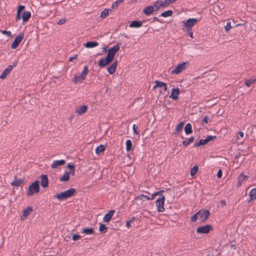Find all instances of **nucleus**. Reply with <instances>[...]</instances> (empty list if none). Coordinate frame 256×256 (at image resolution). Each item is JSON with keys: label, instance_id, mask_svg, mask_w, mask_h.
<instances>
[{"label": "nucleus", "instance_id": "f257e3e1", "mask_svg": "<svg viewBox=\"0 0 256 256\" xmlns=\"http://www.w3.org/2000/svg\"><path fill=\"white\" fill-rule=\"evenodd\" d=\"M210 216V212L208 210L202 209L191 218V221L195 222L198 220L200 222H203L208 219Z\"/></svg>", "mask_w": 256, "mask_h": 256}, {"label": "nucleus", "instance_id": "f03ea898", "mask_svg": "<svg viewBox=\"0 0 256 256\" xmlns=\"http://www.w3.org/2000/svg\"><path fill=\"white\" fill-rule=\"evenodd\" d=\"M25 8V6L22 5H20L18 6L16 15V20L18 21L22 18L23 22H27L31 16V14L28 11H25L23 12L22 16H20V12L22 10H23Z\"/></svg>", "mask_w": 256, "mask_h": 256}, {"label": "nucleus", "instance_id": "7ed1b4c3", "mask_svg": "<svg viewBox=\"0 0 256 256\" xmlns=\"http://www.w3.org/2000/svg\"><path fill=\"white\" fill-rule=\"evenodd\" d=\"M76 192V189L71 188L64 192L56 194L54 197L59 200H63L72 196L75 194Z\"/></svg>", "mask_w": 256, "mask_h": 256}, {"label": "nucleus", "instance_id": "20e7f679", "mask_svg": "<svg viewBox=\"0 0 256 256\" xmlns=\"http://www.w3.org/2000/svg\"><path fill=\"white\" fill-rule=\"evenodd\" d=\"M88 72V66H85L81 73H78L74 75L73 79L74 82L75 84L81 82L86 78Z\"/></svg>", "mask_w": 256, "mask_h": 256}, {"label": "nucleus", "instance_id": "39448f33", "mask_svg": "<svg viewBox=\"0 0 256 256\" xmlns=\"http://www.w3.org/2000/svg\"><path fill=\"white\" fill-rule=\"evenodd\" d=\"M199 21V20L196 18H190L186 21H182L184 26L182 28V30H192V27Z\"/></svg>", "mask_w": 256, "mask_h": 256}, {"label": "nucleus", "instance_id": "423d86ee", "mask_svg": "<svg viewBox=\"0 0 256 256\" xmlns=\"http://www.w3.org/2000/svg\"><path fill=\"white\" fill-rule=\"evenodd\" d=\"M40 190V186L38 181H35L32 183L28 187V189L27 192V195L28 196H31L36 193H38Z\"/></svg>", "mask_w": 256, "mask_h": 256}, {"label": "nucleus", "instance_id": "0eeeda50", "mask_svg": "<svg viewBox=\"0 0 256 256\" xmlns=\"http://www.w3.org/2000/svg\"><path fill=\"white\" fill-rule=\"evenodd\" d=\"M188 66V62H183L176 66L172 71L171 74H178L184 70Z\"/></svg>", "mask_w": 256, "mask_h": 256}, {"label": "nucleus", "instance_id": "6e6552de", "mask_svg": "<svg viewBox=\"0 0 256 256\" xmlns=\"http://www.w3.org/2000/svg\"><path fill=\"white\" fill-rule=\"evenodd\" d=\"M165 197L164 196H160L156 201V206L158 212H163L165 210L164 204L165 202Z\"/></svg>", "mask_w": 256, "mask_h": 256}, {"label": "nucleus", "instance_id": "1a4fd4ad", "mask_svg": "<svg viewBox=\"0 0 256 256\" xmlns=\"http://www.w3.org/2000/svg\"><path fill=\"white\" fill-rule=\"evenodd\" d=\"M213 229L212 226L210 224H206L204 226L198 227L196 229V232L198 234H208Z\"/></svg>", "mask_w": 256, "mask_h": 256}, {"label": "nucleus", "instance_id": "9d476101", "mask_svg": "<svg viewBox=\"0 0 256 256\" xmlns=\"http://www.w3.org/2000/svg\"><path fill=\"white\" fill-rule=\"evenodd\" d=\"M24 38V34L23 33L20 34L16 36L11 44V48L12 49L16 48L18 46L20 43L22 41Z\"/></svg>", "mask_w": 256, "mask_h": 256}, {"label": "nucleus", "instance_id": "9b49d317", "mask_svg": "<svg viewBox=\"0 0 256 256\" xmlns=\"http://www.w3.org/2000/svg\"><path fill=\"white\" fill-rule=\"evenodd\" d=\"M119 50L120 45L119 44H116L108 50L107 56L114 59L115 54Z\"/></svg>", "mask_w": 256, "mask_h": 256}, {"label": "nucleus", "instance_id": "f8f14e48", "mask_svg": "<svg viewBox=\"0 0 256 256\" xmlns=\"http://www.w3.org/2000/svg\"><path fill=\"white\" fill-rule=\"evenodd\" d=\"M113 60V58H111L108 56H106L105 58L100 60L98 62V66L100 68H103L110 64Z\"/></svg>", "mask_w": 256, "mask_h": 256}, {"label": "nucleus", "instance_id": "ddd939ff", "mask_svg": "<svg viewBox=\"0 0 256 256\" xmlns=\"http://www.w3.org/2000/svg\"><path fill=\"white\" fill-rule=\"evenodd\" d=\"M16 63H14V64L8 66L2 73L0 75V79H4L5 78L8 74H10V72L12 70L14 66H16Z\"/></svg>", "mask_w": 256, "mask_h": 256}, {"label": "nucleus", "instance_id": "4468645a", "mask_svg": "<svg viewBox=\"0 0 256 256\" xmlns=\"http://www.w3.org/2000/svg\"><path fill=\"white\" fill-rule=\"evenodd\" d=\"M180 94V88H174L172 90V94L170 96V98L173 100H176L178 99Z\"/></svg>", "mask_w": 256, "mask_h": 256}, {"label": "nucleus", "instance_id": "2eb2a0df", "mask_svg": "<svg viewBox=\"0 0 256 256\" xmlns=\"http://www.w3.org/2000/svg\"><path fill=\"white\" fill-rule=\"evenodd\" d=\"M248 176L244 175L243 174H240L238 178V187H240L242 184L247 181Z\"/></svg>", "mask_w": 256, "mask_h": 256}, {"label": "nucleus", "instance_id": "dca6fc26", "mask_svg": "<svg viewBox=\"0 0 256 256\" xmlns=\"http://www.w3.org/2000/svg\"><path fill=\"white\" fill-rule=\"evenodd\" d=\"M118 64V61L115 60L110 66L108 67L107 70L110 74H112L115 72Z\"/></svg>", "mask_w": 256, "mask_h": 256}, {"label": "nucleus", "instance_id": "f3484780", "mask_svg": "<svg viewBox=\"0 0 256 256\" xmlns=\"http://www.w3.org/2000/svg\"><path fill=\"white\" fill-rule=\"evenodd\" d=\"M88 106L86 105H82L80 106L77 107L75 110L76 112L77 113L78 115H82L84 114L86 110H88Z\"/></svg>", "mask_w": 256, "mask_h": 256}, {"label": "nucleus", "instance_id": "a211bd4d", "mask_svg": "<svg viewBox=\"0 0 256 256\" xmlns=\"http://www.w3.org/2000/svg\"><path fill=\"white\" fill-rule=\"evenodd\" d=\"M32 212V207H27L23 210L22 214L20 216V220H23Z\"/></svg>", "mask_w": 256, "mask_h": 256}, {"label": "nucleus", "instance_id": "6ab92c4d", "mask_svg": "<svg viewBox=\"0 0 256 256\" xmlns=\"http://www.w3.org/2000/svg\"><path fill=\"white\" fill-rule=\"evenodd\" d=\"M114 213V210H110L108 213L105 214L103 218V222H108L112 219Z\"/></svg>", "mask_w": 256, "mask_h": 256}, {"label": "nucleus", "instance_id": "aec40b11", "mask_svg": "<svg viewBox=\"0 0 256 256\" xmlns=\"http://www.w3.org/2000/svg\"><path fill=\"white\" fill-rule=\"evenodd\" d=\"M64 164L65 160H54L50 166L52 168L54 169L58 168L59 166L64 165Z\"/></svg>", "mask_w": 256, "mask_h": 256}, {"label": "nucleus", "instance_id": "412c9836", "mask_svg": "<svg viewBox=\"0 0 256 256\" xmlns=\"http://www.w3.org/2000/svg\"><path fill=\"white\" fill-rule=\"evenodd\" d=\"M40 185L45 188L48 186V178L46 175L43 174L40 176Z\"/></svg>", "mask_w": 256, "mask_h": 256}, {"label": "nucleus", "instance_id": "4be33fe9", "mask_svg": "<svg viewBox=\"0 0 256 256\" xmlns=\"http://www.w3.org/2000/svg\"><path fill=\"white\" fill-rule=\"evenodd\" d=\"M154 6H149L146 7L143 10V12L146 16H150L154 12Z\"/></svg>", "mask_w": 256, "mask_h": 256}, {"label": "nucleus", "instance_id": "5701e85b", "mask_svg": "<svg viewBox=\"0 0 256 256\" xmlns=\"http://www.w3.org/2000/svg\"><path fill=\"white\" fill-rule=\"evenodd\" d=\"M250 200L248 202L256 200V188H254L250 190L249 192Z\"/></svg>", "mask_w": 256, "mask_h": 256}, {"label": "nucleus", "instance_id": "b1692460", "mask_svg": "<svg viewBox=\"0 0 256 256\" xmlns=\"http://www.w3.org/2000/svg\"><path fill=\"white\" fill-rule=\"evenodd\" d=\"M142 26V22L138 20H134L132 21L130 24V28H140Z\"/></svg>", "mask_w": 256, "mask_h": 256}, {"label": "nucleus", "instance_id": "393cba45", "mask_svg": "<svg viewBox=\"0 0 256 256\" xmlns=\"http://www.w3.org/2000/svg\"><path fill=\"white\" fill-rule=\"evenodd\" d=\"M98 43L96 42H88L84 44L86 48H92L98 46Z\"/></svg>", "mask_w": 256, "mask_h": 256}, {"label": "nucleus", "instance_id": "a878e982", "mask_svg": "<svg viewBox=\"0 0 256 256\" xmlns=\"http://www.w3.org/2000/svg\"><path fill=\"white\" fill-rule=\"evenodd\" d=\"M22 180L17 179L16 178V176H15L14 180L10 182V184L14 186H20V184H22Z\"/></svg>", "mask_w": 256, "mask_h": 256}, {"label": "nucleus", "instance_id": "bb28decb", "mask_svg": "<svg viewBox=\"0 0 256 256\" xmlns=\"http://www.w3.org/2000/svg\"><path fill=\"white\" fill-rule=\"evenodd\" d=\"M81 232L86 234H92L94 233V230L92 228H84L82 230Z\"/></svg>", "mask_w": 256, "mask_h": 256}, {"label": "nucleus", "instance_id": "cd10ccee", "mask_svg": "<svg viewBox=\"0 0 256 256\" xmlns=\"http://www.w3.org/2000/svg\"><path fill=\"white\" fill-rule=\"evenodd\" d=\"M136 200H137L142 201V200H150V198L148 196L144 195V194H140V195L137 196L136 198Z\"/></svg>", "mask_w": 256, "mask_h": 256}, {"label": "nucleus", "instance_id": "c85d7f7f", "mask_svg": "<svg viewBox=\"0 0 256 256\" xmlns=\"http://www.w3.org/2000/svg\"><path fill=\"white\" fill-rule=\"evenodd\" d=\"M184 131L186 134H190L192 133V127L191 124L188 123L186 124L184 128Z\"/></svg>", "mask_w": 256, "mask_h": 256}, {"label": "nucleus", "instance_id": "c756f323", "mask_svg": "<svg viewBox=\"0 0 256 256\" xmlns=\"http://www.w3.org/2000/svg\"><path fill=\"white\" fill-rule=\"evenodd\" d=\"M194 140V137L192 136L190 138H186L182 142V144L184 146H187L191 143H192Z\"/></svg>", "mask_w": 256, "mask_h": 256}, {"label": "nucleus", "instance_id": "7c9ffc66", "mask_svg": "<svg viewBox=\"0 0 256 256\" xmlns=\"http://www.w3.org/2000/svg\"><path fill=\"white\" fill-rule=\"evenodd\" d=\"M105 150V146L102 144H100L97 146L96 148V153L97 154H100V153L103 152Z\"/></svg>", "mask_w": 256, "mask_h": 256}, {"label": "nucleus", "instance_id": "2f4dec72", "mask_svg": "<svg viewBox=\"0 0 256 256\" xmlns=\"http://www.w3.org/2000/svg\"><path fill=\"white\" fill-rule=\"evenodd\" d=\"M154 83L156 84V85L154 86L153 89L156 90V88H162L164 86V82H160L159 80H156L154 82Z\"/></svg>", "mask_w": 256, "mask_h": 256}, {"label": "nucleus", "instance_id": "473e14b6", "mask_svg": "<svg viewBox=\"0 0 256 256\" xmlns=\"http://www.w3.org/2000/svg\"><path fill=\"white\" fill-rule=\"evenodd\" d=\"M70 173H68V172H65L64 174L63 175V176L60 178V181H61V182L68 181L70 178Z\"/></svg>", "mask_w": 256, "mask_h": 256}, {"label": "nucleus", "instance_id": "72a5a7b5", "mask_svg": "<svg viewBox=\"0 0 256 256\" xmlns=\"http://www.w3.org/2000/svg\"><path fill=\"white\" fill-rule=\"evenodd\" d=\"M109 11L111 12V10L105 8L103 11L101 12L100 16V18H104L108 16L109 14Z\"/></svg>", "mask_w": 256, "mask_h": 256}, {"label": "nucleus", "instance_id": "f704fd0d", "mask_svg": "<svg viewBox=\"0 0 256 256\" xmlns=\"http://www.w3.org/2000/svg\"><path fill=\"white\" fill-rule=\"evenodd\" d=\"M108 228L104 224H100L99 231L103 234L106 233L108 230Z\"/></svg>", "mask_w": 256, "mask_h": 256}, {"label": "nucleus", "instance_id": "c9c22d12", "mask_svg": "<svg viewBox=\"0 0 256 256\" xmlns=\"http://www.w3.org/2000/svg\"><path fill=\"white\" fill-rule=\"evenodd\" d=\"M256 83V78L248 80L245 82V84L248 87H250L252 84Z\"/></svg>", "mask_w": 256, "mask_h": 256}, {"label": "nucleus", "instance_id": "e433bc0d", "mask_svg": "<svg viewBox=\"0 0 256 256\" xmlns=\"http://www.w3.org/2000/svg\"><path fill=\"white\" fill-rule=\"evenodd\" d=\"M126 150L127 152H130L132 148V142L130 140H128L126 142Z\"/></svg>", "mask_w": 256, "mask_h": 256}, {"label": "nucleus", "instance_id": "4c0bfd02", "mask_svg": "<svg viewBox=\"0 0 256 256\" xmlns=\"http://www.w3.org/2000/svg\"><path fill=\"white\" fill-rule=\"evenodd\" d=\"M172 14V11L171 10H168L164 12L161 14V16L164 18L171 16Z\"/></svg>", "mask_w": 256, "mask_h": 256}, {"label": "nucleus", "instance_id": "58836bf2", "mask_svg": "<svg viewBox=\"0 0 256 256\" xmlns=\"http://www.w3.org/2000/svg\"><path fill=\"white\" fill-rule=\"evenodd\" d=\"M174 1L172 0H164V2L160 1V2L162 4V7H166L168 6L170 4L173 2Z\"/></svg>", "mask_w": 256, "mask_h": 256}, {"label": "nucleus", "instance_id": "ea45409f", "mask_svg": "<svg viewBox=\"0 0 256 256\" xmlns=\"http://www.w3.org/2000/svg\"><path fill=\"white\" fill-rule=\"evenodd\" d=\"M198 166H194L193 168H192L190 170V175L192 176H194L196 172H198Z\"/></svg>", "mask_w": 256, "mask_h": 256}, {"label": "nucleus", "instance_id": "a19ab883", "mask_svg": "<svg viewBox=\"0 0 256 256\" xmlns=\"http://www.w3.org/2000/svg\"><path fill=\"white\" fill-rule=\"evenodd\" d=\"M208 143L206 139H202L200 140L198 142L194 144V146H199L201 145H204Z\"/></svg>", "mask_w": 256, "mask_h": 256}, {"label": "nucleus", "instance_id": "79ce46f5", "mask_svg": "<svg viewBox=\"0 0 256 256\" xmlns=\"http://www.w3.org/2000/svg\"><path fill=\"white\" fill-rule=\"evenodd\" d=\"M122 2V0H117L112 4V8H117L120 4Z\"/></svg>", "mask_w": 256, "mask_h": 256}, {"label": "nucleus", "instance_id": "37998d69", "mask_svg": "<svg viewBox=\"0 0 256 256\" xmlns=\"http://www.w3.org/2000/svg\"><path fill=\"white\" fill-rule=\"evenodd\" d=\"M232 27L231 26V22L229 20H227V23L224 26V30L226 32H228Z\"/></svg>", "mask_w": 256, "mask_h": 256}, {"label": "nucleus", "instance_id": "c03bdc74", "mask_svg": "<svg viewBox=\"0 0 256 256\" xmlns=\"http://www.w3.org/2000/svg\"><path fill=\"white\" fill-rule=\"evenodd\" d=\"M154 8H156V10H159L161 7H162V4L160 2V1H157L154 4Z\"/></svg>", "mask_w": 256, "mask_h": 256}, {"label": "nucleus", "instance_id": "a18cd8bd", "mask_svg": "<svg viewBox=\"0 0 256 256\" xmlns=\"http://www.w3.org/2000/svg\"><path fill=\"white\" fill-rule=\"evenodd\" d=\"M184 123L183 122H182L180 123L177 126L176 128V130L178 132L182 130L183 126H184Z\"/></svg>", "mask_w": 256, "mask_h": 256}, {"label": "nucleus", "instance_id": "49530a36", "mask_svg": "<svg viewBox=\"0 0 256 256\" xmlns=\"http://www.w3.org/2000/svg\"><path fill=\"white\" fill-rule=\"evenodd\" d=\"M135 220L134 218H133L132 220L126 221V226L128 228H130L132 226L131 224L134 222Z\"/></svg>", "mask_w": 256, "mask_h": 256}, {"label": "nucleus", "instance_id": "de8ad7c7", "mask_svg": "<svg viewBox=\"0 0 256 256\" xmlns=\"http://www.w3.org/2000/svg\"><path fill=\"white\" fill-rule=\"evenodd\" d=\"M0 32L2 34L6 35L8 37L12 36V32L10 31L1 30Z\"/></svg>", "mask_w": 256, "mask_h": 256}, {"label": "nucleus", "instance_id": "09e8293b", "mask_svg": "<svg viewBox=\"0 0 256 256\" xmlns=\"http://www.w3.org/2000/svg\"><path fill=\"white\" fill-rule=\"evenodd\" d=\"M81 236L79 234H74L72 236V240L74 241H76L79 239H80Z\"/></svg>", "mask_w": 256, "mask_h": 256}, {"label": "nucleus", "instance_id": "8fccbe9b", "mask_svg": "<svg viewBox=\"0 0 256 256\" xmlns=\"http://www.w3.org/2000/svg\"><path fill=\"white\" fill-rule=\"evenodd\" d=\"M216 138V136H208L206 138L207 142H209L213 140H214Z\"/></svg>", "mask_w": 256, "mask_h": 256}, {"label": "nucleus", "instance_id": "3c124183", "mask_svg": "<svg viewBox=\"0 0 256 256\" xmlns=\"http://www.w3.org/2000/svg\"><path fill=\"white\" fill-rule=\"evenodd\" d=\"M138 128V127L135 124H133L132 129L134 130V133L138 134V132L137 131V129Z\"/></svg>", "mask_w": 256, "mask_h": 256}, {"label": "nucleus", "instance_id": "603ef678", "mask_svg": "<svg viewBox=\"0 0 256 256\" xmlns=\"http://www.w3.org/2000/svg\"><path fill=\"white\" fill-rule=\"evenodd\" d=\"M184 32H187L188 35L191 38H193V32L192 30H184Z\"/></svg>", "mask_w": 256, "mask_h": 256}, {"label": "nucleus", "instance_id": "864d4df0", "mask_svg": "<svg viewBox=\"0 0 256 256\" xmlns=\"http://www.w3.org/2000/svg\"><path fill=\"white\" fill-rule=\"evenodd\" d=\"M210 121V118L208 116H205L202 120L203 122L208 123Z\"/></svg>", "mask_w": 256, "mask_h": 256}, {"label": "nucleus", "instance_id": "5fc2aeb1", "mask_svg": "<svg viewBox=\"0 0 256 256\" xmlns=\"http://www.w3.org/2000/svg\"><path fill=\"white\" fill-rule=\"evenodd\" d=\"M222 170H219L218 171V172L217 174V176L220 178H222Z\"/></svg>", "mask_w": 256, "mask_h": 256}, {"label": "nucleus", "instance_id": "6e6d98bb", "mask_svg": "<svg viewBox=\"0 0 256 256\" xmlns=\"http://www.w3.org/2000/svg\"><path fill=\"white\" fill-rule=\"evenodd\" d=\"M78 54L74 55L72 57H70L68 59V61L72 62L74 60H75L77 58Z\"/></svg>", "mask_w": 256, "mask_h": 256}, {"label": "nucleus", "instance_id": "4d7b16f0", "mask_svg": "<svg viewBox=\"0 0 256 256\" xmlns=\"http://www.w3.org/2000/svg\"><path fill=\"white\" fill-rule=\"evenodd\" d=\"M66 22V20H60L58 22V24H64V22Z\"/></svg>", "mask_w": 256, "mask_h": 256}, {"label": "nucleus", "instance_id": "13d9d810", "mask_svg": "<svg viewBox=\"0 0 256 256\" xmlns=\"http://www.w3.org/2000/svg\"><path fill=\"white\" fill-rule=\"evenodd\" d=\"M164 192V190H161L158 192H156L157 196H159V195H161Z\"/></svg>", "mask_w": 256, "mask_h": 256}, {"label": "nucleus", "instance_id": "bf43d9fd", "mask_svg": "<svg viewBox=\"0 0 256 256\" xmlns=\"http://www.w3.org/2000/svg\"><path fill=\"white\" fill-rule=\"evenodd\" d=\"M74 168H71V170H70V172H68V173H70V174H72V175H74Z\"/></svg>", "mask_w": 256, "mask_h": 256}, {"label": "nucleus", "instance_id": "052dcab7", "mask_svg": "<svg viewBox=\"0 0 256 256\" xmlns=\"http://www.w3.org/2000/svg\"><path fill=\"white\" fill-rule=\"evenodd\" d=\"M238 134L239 136H240V138H242L244 137V132H238Z\"/></svg>", "mask_w": 256, "mask_h": 256}, {"label": "nucleus", "instance_id": "680f3d73", "mask_svg": "<svg viewBox=\"0 0 256 256\" xmlns=\"http://www.w3.org/2000/svg\"><path fill=\"white\" fill-rule=\"evenodd\" d=\"M68 168H70V170H71V168H74V165H72V164H68Z\"/></svg>", "mask_w": 256, "mask_h": 256}, {"label": "nucleus", "instance_id": "e2e57ef3", "mask_svg": "<svg viewBox=\"0 0 256 256\" xmlns=\"http://www.w3.org/2000/svg\"><path fill=\"white\" fill-rule=\"evenodd\" d=\"M156 196H157V194H156V192H154V194H152V198H150V200H154Z\"/></svg>", "mask_w": 256, "mask_h": 256}, {"label": "nucleus", "instance_id": "0e129e2a", "mask_svg": "<svg viewBox=\"0 0 256 256\" xmlns=\"http://www.w3.org/2000/svg\"><path fill=\"white\" fill-rule=\"evenodd\" d=\"M164 92H166L168 90V86L167 84L165 83L164 86Z\"/></svg>", "mask_w": 256, "mask_h": 256}, {"label": "nucleus", "instance_id": "69168bd1", "mask_svg": "<svg viewBox=\"0 0 256 256\" xmlns=\"http://www.w3.org/2000/svg\"><path fill=\"white\" fill-rule=\"evenodd\" d=\"M220 204L222 206H224L226 205V202L224 200H221Z\"/></svg>", "mask_w": 256, "mask_h": 256}, {"label": "nucleus", "instance_id": "338daca9", "mask_svg": "<svg viewBox=\"0 0 256 256\" xmlns=\"http://www.w3.org/2000/svg\"><path fill=\"white\" fill-rule=\"evenodd\" d=\"M244 24H237L236 26H244Z\"/></svg>", "mask_w": 256, "mask_h": 256}, {"label": "nucleus", "instance_id": "774afa93", "mask_svg": "<svg viewBox=\"0 0 256 256\" xmlns=\"http://www.w3.org/2000/svg\"><path fill=\"white\" fill-rule=\"evenodd\" d=\"M231 246H232V248H236L235 245H232Z\"/></svg>", "mask_w": 256, "mask_h": 256}]
</instances>
